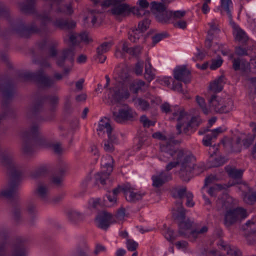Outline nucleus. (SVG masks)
Wrapping results in <instances>:
<instances>
[{"instance_id":"nucleus-40","label":"nucleus","mask_w":256,"mask_h":256,"mask_svg":"<svg viewBox=\"0 0 256 256\" xmlns=\"http://www.w3.org/2000/svg\"><path fill=\"white\" fill-rule=\"evenodd\" d=\"M145 85V82L142 80H139L136 82H132L130 86V88L131 91H132L134 93L136 94L138 92L139 90H140L142 86H144Z\"/></svg>"},{"instance_id":"nucleus-45","label":"nucleus","mask_w":256,"mask_h":256,"mask_svg":"<svg viewBox=\"0 0 256 256\" xmlns=\"http://www.w3.org/2000/svg\"><path fill=\"white\" fill-rule=\"evenodd\" d=\"M233 102L231 100H229L227 103V105L222 106L216 109V112L219 113H227L230 112L232 108Z\"/></svg>"},{"instance_id":"nucleus-63","label":"nucleus","mask_w":256,"mask_h":256,"mask_svg":"<svg viewBox=\"0 0 256 256\" xmlns=\"http://www.w3.org/2000/svg\"><path fill=\"white\" fill-rule=\"evenodd\" d=\"M208 228L206 226H202L200 230H196L191 231L190 234L194 238H196L198 234H202L208 232Z\"/></svg>"},{"instance_id":"nucleus-57","label":"nucleus","mask_w":256,"mask_h":256,"mask_svg":"<svg viewBox=\"0 0 256 256\" xmlns=\"http://www.w3.org/2000/svg\"><path fill=\"white\" fill-rule=\"evenodd\" d=\"M138 4L140 8L137 7L140 10V14H142V16L144 15L145 12L144 9L146 8L149 6V3L146 0H139L138 2Z\"/></svg>"},{"instance_id":"nucleus-24","label":"nucleus","mask_w":256,"mask_h":256,"mask_svg":"<svg viewBox=\"0 0 256 256\" xmlns=\"http://www.w3.org/2000/svg\"><path fill=\"white\" fill-rule=\"evenodd\" d=\"M34 147L32 140H22V152L24 156H30L34 152Z\"/></svg>"},{"instance_id":"nucleus-14","label":"nucleus","mask_w":256,"mask_h":256,"mask_svg":"<svg viewBox=\"0 0 256 256\" xmlns=\"http://www.w3.org/2000/svg\"><path fill=\"white\" fill-rule=\"evenodd\" d=\"M41 134L40 130V126L38 123H32L28 129L21 132L20 136L22 140H32L36 138Z\"/></svg>"},{"instance_id":"nucleus-36","label":"nucleus","mask_w":256,"mask_h":256,"mask_svg":"<svg viewBox=\"0 0 256 256\" xmlns=\"http://www.w3.org/2000/svg\"><path fill=\"white\" fill-rule=\"evenodd\" d=\"M244 201L248 204L252 205L256 202V191L245 192L244 197Z\"/></svg>"},{"instance_id":"nucleus-32","label":"nucleus","mask_w":256,"mask_h":256,"mask_svg":"<svg viewBox=\"0 0 256 256\" xmlns=\"http://www.w3.org/2000/svg\"><path fill=\"white\" fill-rule=\"evenodd\" d=\"M220 246L222 250L226 251L228 255L230 256H242L240 250L236 249H232L230 245L225 244L224 242H221Z\"/></svg>"},{"instance_id":"nucleus-58","label":"nucleus","mask_w":256,"mask_h":256,"mask_svg":"<svg viewBox=\"0 0 256 256\" xmlns=\"http://www.w3.org/2000/svg\"><path fill=\"white\" fill-rule=\"evenodd\" d=\"M218 180L217 177L216 175L210 174L207 176L204 180V184L202 187V189H204L206 187L208 186L209 184H212L214 182Z\"/></svg>"},{"instance_id":"nucleus-15","label":"nucleus","mask_w":256,"mask_h":256,"mask_svg":"<svg viewBox=\"0 0 256 256\" xmlns=\"http://www.w3.org/2000/svg\"><path fill=\"white\" fill-rule=\"evenodd\" d=\"M230 20V24L234 30L235 40L246 46L248 40V37L246 33L232 20V18Z\"/></svg>"},{"instance_id":"nucleus-5","label":"nucleus","mask_w":256,"mask_h":256,"mask_svg":"<svg viewBox=\"0 0 256 256\" xmlns=\"http://www.w3.org/2000/svg\"><path fill=\"white\" fill-rule=\"evenodd\" d=\"M102 4L106 6L114 5L110 12L112 14L116 16V18H118L120 16H128L130 12L133 13L138 17L142 16V14H140V10L136 8V6L130 8L128 4H116L114 0H106Z\"/></svg>"},{"instance_id":"nucleus-34","label":"nucleus","mask_w":256,"mask_h":256,"mask_svg":"<svg viewBox=\"0 0 256 256\" xmlns=\"http://www.w3.org/2000/svg\"><path fill=\"white\" fill-rule=\"evenodd\" d=\"M242 228L244 230L246 231L248 234L256 232V220L254 219L248 220L242 226Z\"/></svg>"},{"instance_id":"nucleus-56","label":"nucleus","mask_w":256,"mask_h":256,"mask_svg":"<svg viewBox=\"0 0 256 256\" xmlns=\"http://www.w3.org/2000/svg\"><path fill=\"white\" fill-rule=\"evenodd\" d=\"M222 63V60L221 57L218 56L217 59H212V64L210 65V68L211 70H216L220 67Z\"/></svg>"},{"instance_id":"nucleus-30","label":"nucleus","mask_w":256,"mask_h":256,"mask_svg":"<svg viewBox=\"0 0 256 256\" xmlns=\"http://www.w3.org/2000/svg\"><path fill=\"white\" fill-rule=\"evenodd\" d=\"M214 154H215L214 152L213 154H210V158L208 160V163L210 166L218 167L222 165L226 162L224 158L221 156H216L212 159V158Z\"/></svg>"},{"instance_id":"nucleus-38","label":"nucleus","mask_w":256,"mask_h":256,"mask_svg":"<svg viewBox=\"0 0 256 256\" xmlns=\"http://www.w3.org/2000/svg\"><path fill=\"white\" fill-rule=\"evenodd\" d=\"M112 46V42H104L102 44L96 48L98 56H102L104 53L108 51Z\"/></svg>"},{"instance_id":"nucleus-12","label":"nucleus","mask_w":256,"mask_h":256,"mask_svg":"<svg viewBox=\"0 0 256 256\" xmlns=\"http://www.w3.org/2000/svg\"><path fill=\"white\" fill-rule=\"evenodd\" d=\"M178 140H170L168 142L165 144H160V150L162 153L164 154V156L168 158V156L170 157H175L178 155V152L180 151H184L182 150H176L174 145L178 144Z\"/></svg>"},{"instance_id":"nucleus-52","label":"nucleus","mask_w":256,"mask_h":256,"mask_svg":"<svg viewBox=\"0 0 256 256\" xmlns=\"http://www.w3.org/2000/svg\"><path fill=\"white\" fill-rule=\"evenodd\" d=\"M140 122L144 128H149L150 126H154L155 122L150 120L146 115H142L140 118Z\"/></svg>"},{"instance_id":"nucleus-35","label":"nucleus","mask_w":256,"mask_h":256,"mask_svg":"<svg viewBox=\"0 0 256 256\" xmlns=\"http://www.w3.org/2000/svg\"><path fill=\"white\" fill-rule=\"evenodd\" d=\"M172 12L168 11L166 9L164 10L160 14H158L156 18V20L162 23L167 22L170 18L172 17Z\"/></svg>"},{"instance_id":"nucleus-60","label":"nucleus","mask_w":256,"mask_h":256,"mask_svg":"<svg viewBox=\"0 0 256 256\" xmlns=\"http://www.w3.org/2000/svg\"><path fill=\"white\" fill-rule=\"evenodd\" d=\"M234 52L238 56H247L248 54V50L240 46L235 47Z\"/></svg>"},{"instance_id":"nucleus-61","label":"nucleus","mask_w":256,"mask_h":256,"mask_svg":"<svg viewBox=\"0 0 256 256\" xmlns=\"http://www.w3.org/2000/svg\"><path fill=\"white\" fill-rule=\"evenodd\" d=\"M246 238L250 244H256V232L246 234Z\"/></svg>"},{"instance_id":"nucleus-13","label":"nucleus","mask_w":256,"mask_h":256,"mask_svg":"<svg viewBox=\"0 0 256 256\" xmlns=\"http://www.w3.org/2000/svg\"><path fill=\"white\" fill-rule=\"evenodd\" d=\"M114 94L112 95L113 98L117 102H120L122 98H128L130 96V94L128 89L124 86V84L120 82L117 84L112 88Z\"/></svg>"},{"instance_id":"nucleus-50","label":"nucleus","mask_w":256,"mask_h":256,"mask_svg":"<svg viewBox=\"0 0 256 256\" xmlns=\"http://www.w3.org/2000/svg\"><path fill=\"white\" fill-rule=\"evenodd\" d=\"M37 18L40 21L42 26H46L48 23L50 22L52 20L48 14H46L38 15Z\"/></svg>"},{"instance_id":"nucleus-62","label":"nucleus","mask_w":256,"mask_h":256,"mask_svg":"<svg viewBox=\"0 0 256 256\" xmlns=\"http://www.w3.org/2000/svg\"><path fill=\"white\" fill-rule=\"evenodd\" d=\"M136 102L143 110H148L150 107L149 103L146 100L141 98H138L136 100Z\"/></svg>"},{"instance_id":"nucleus-27","label":"nucleus","mask_w":256,"mask_h":256,"mask_svg":"<svg viewBox=\"0 0 256 256\" xmlns=\"http://www.w3.org/2000/svg\"><path fill=\"white\" fill-rule=\"evenodd\" d=\"M184 151H180L178 152L177 156L173 157L176 160L174 162H169L166 166V170L167 172L170 171L172 168H176L178 165L181 164L182 162L183 158H184Z\"/></svg>"},{"instance_id":"nucleus-6","label":"nucleus","mask_w":256,"mask_h":256,"mask_svg":"<svg viewBox=\"0 0 256 256\" xmlns=\"http://www.w3.org/2000/svg\"><path fill=\"white\" fill-rule=\"evenodd\" d=\"M11 30L22 38H28L32 34L38 32L40 30L34 22L26 26L22 20L17 19L11 24Z\"/></svg>"},{"instance_id":"nucleus-10","label":"nucleus","mask_w":256,"mask_h":256,"mask_svg":"<svg viewBox=\"0 0 256 256\" xmlns=\"http://www.w3.org/2000/svg\"><path fill=\"white\" fill-rule=\"evenodd\" d=\"M95 220L98 222V226L104 230H106L110 224L116 222L114 216L105 210L98 212Z\"/></svg>"},{"instance_id":"nucleus-4","label":"nucleus","mask_w":256,"mask_h":256,"mask_svg":"<svg viewBox=\"0 0 256 256\" xmlns=\"http://www.w3.org/2000/svg\"><path fill=\"white\" fill-rule=\"evenodd\" d=\"M172 217L174 220H178V235L184 238L188 237L186 231L192 228L193 222L188 218L186 219V210L182 206V202H178V207L172 213Z\"/></svg>"},{"instance_id":"nucleus-43","label":"nucleus","mask_w":256,"mask_h":256,"mask_svg":"<svg viewBox=\"0 0 256 256\" xmlns=\"http://www.w3.org/2000/svg\"><path fill=\"white\" fill-rule=\"evenodd\" d=\"M110 172H98L95 175V178L96 182L100 181L102 184H106V180L108 178Z\"/></svg>"},{"instance_id":"nucleus-49","label":"nucleus","mask_w":256,"mask_h":256,"mask_svg":"<svg viewBox=\"0 0 256 256\" xmlns=\"http://www.w3.org/2000/svg\"><path fill=\"white\" fill-rule=\"evenodd\" d=\"M188 192H186V186L182 188H180L176 190V194H174V196L175 198H178L180 199V201L176 202L177 208L178 206V202H182V199L184 198V196H186V194Z\"/></svg>"},{"instance_id":"nucleus-20","label":"nucleus","mask_w":256,"mask_h":256,"mask_svg":"<svg viewBox=\"0 0 256 256\" xmlns=\"http://www.w3.org/2000/svg\"><path fill=\"white\" fill-rule=\"evenodd\" d=\"M117 142L118 138L114 134H108V138L103 141V148L106 152H112L114 150V144Z\"/></svg>"},{"instance_id":"nucleus-64","label":"nucleus","mask_w":256,"mask_h":256,"mask_svg":"<svg viewBox=\"0 0 256 256\" xmlns=\"http://www.w3.org/2000/svg\"><path fill=\"white\" fill-rule=\"evenodd\" d=\"M144 63L142 61H138L135 65L134 72L136 75H141L142 73Z\"/></svg>"},{"instance_id":"nucleus-47","label":"nucleus","mask_w":256,"mask_h":256,"mask_svg":"<svg viewBox=\"0 0 256 256\" xmlns=\"http://www.w3.org/2000/svg\"><path fill=\"white\" fill-rule=\"evenodd\" d=\"M50 101V110L51 112L56 110L58 102V97L56 96H50L48 97Z\"/></svg>"},{"instance_id":"nucleus-21","label":"nucleus","mask_w":256,"mask_h":256,"mask_svg":"<svg viewBox=\"0 0 256 256\" xmlns=\"http://www.w3.org/2000/svg\"><path fill=\"white\" fill-rule=\"evenodd\" d=\"M26 4L19 3V7L22 12L26 14H34L36 13L34 4L35 0H26Z\"/></svg>"},{"instance_id":"nucleus-31","label":"nucleus","mask_w":256,"mask_h":256,"mask_svg":"<svg viewBox=\"0 0 256 256\" xmlns=\"http://www.w3.org/2000/svg\"><path fill=\"white\" fill-rule=\"evenodd\" d=\"M132 31L128 32V39L133 42H137L143 36V32L137 28H132Z\"/></svg>"},{"instance_id":"nucleus-44","label":"nucleus","mask_w":256,"mask_h":256,"mask_svg":"<svg viewBox=\"0 0 256 256\" xmlns=\"http://www.w3.org/2000/svg\"><path fill=\"white\" fill-rule=\"evenodd\" d=\"M68 216L70 220L74 222L82 220L84 219V215L79 212L70 211L68 212Z\"/></svg>"},{"instance_id":"nucleus-37","label":"nucleus","mask_w":256,"mask_h":256,"mask_svg":"<svg viewBox=\"0 0 256 256\" xmlns=\"http://www.w3.org/2000/svg\"><path fill=\"white\" fill-rule=\"evenodd\" d=\"M40 104H36L28 108L26 112L27 117L29 118L35 116L41 108Z\"/></svg>"},{"instance_id":"nucleus-9","label":"nucleus","mask_w":256,"mask_h":256,"mask_svg":"<svg viewBox=\"0 0 256 256\" xmlns=\"http://www.w3.org/2000/svg\"><path fill=\"white\" fill-rule=\"evenodd\" d=\"M246 216V211L243 208L238 207L234 210H229L224 214L223 223L226 227L230 228Z\"/></svg>"},{"instance_id":"nucleus-8","label":"nucleus","mask_w":256,"mask_h":256,"mask_svg":"<svg viewBox=\"0 0 256 256\" xmlns=\"http://www.w3.org/2000/svg\"><path fill=\"white\" fill-rule=\"evenodd\" d=\"M196 158L192 154L186 155L180 164L178 172L180 178L184 181L188 182L192 176V172L196 166Z\"/></svg>"},{"instance_id":"nucleus-25","label":"nucleus","mask_w":256,"mask_h":256,"mask_svg":"<svg viewBox=\"0 0 256 256\" xmlns=\"http://www.w3.org/2000/svg\"><path fill=\"white\" fill-rule=\"evenodd\" d=\"M211 133L210 134H207L205 138L202 140L203 144L205 146H212V140L214 139H216L218 136V135L222 132V130L220 128L214 129L212 130ZM215 144H214L213 146H214Z\"/></svg>"},{"instance_id":"nucleus-29","label":"nucleus","mask_w":256,"mask_h":256,"mask_svg":"<svg viewBox=\"0 0 256 256\" xmlns=\"http://www.w3.org/2000/svg\"><path fill=\"white\" fill-rule=\"evenodd\" d=\"M150 6L151 12L155 15L156 18L158 14L164 12V10L166 9V6L162 2H158L154 1L150 3Z\"/></svg>"},{"instance_id":"nucleus-48","label":"nucleus","mask_w":256,"mask_h":256,"mask_svg":"<svg viewBox=\"0 0 256 256\" xmlns=\"http://www.w3.org/2000/svg\"><path fill=\"white\" fill-rule=\"evenodd\" d=\"M209 104L210 106L213 108L216 112V108H218L221 105L220 102L217 100V96L216 94L212 96L209 100Z\"/></svg>"},{"instance_id":"nucleus-41","label":"nucleus","mask_w":256,"mask_h":256,"mask_svg":"<svg viewBox=\"0 0 256 256\" xmlns=\"http://www.w3.org/2000/svg\"><path fill=\"white\" fill-rule=\"evenodd\" d=\"M32 141L36 147H43L46 146L48 144L46 139L41 134H40L36 138H34Z\"/></svg>"},{"instance_id":"nucleus-11","label":"nucleus","mask_w":256,"mask_h":256,"mask_svg":"<svg viewBox=\"0 0 256 256\" xmlns=\"http://www.w3.org/2000/svg\"><path fill=\"white\" fill-rule=\"evenodd\" d=\"M174 77L178 81L188 84L191 80V72L186 66H179L174 70Z\"/></svg>"},{"instance_id":"nucleus-7","label":"nucleus","mask_w":256,"mask_h":256,"mask_svg":"<svg viewBox=\"0 0 256 256\" xmlns=\"http://www.w3.org/2000/svg\"><path fill=\"white\" fill-rule=\"evenodd\" d=\"M26 240L21 238H16L14 241L10 244L11 256H26V250L24 244ZM6 244H2L0 246V256H6Z\"/></svg>"},{"instance_id":"nucleus-3","label":"nucleus","mask_w":256,"mask_h":256,"mask_svg":"<svg viewBox=\"0 0 256 256\" xmlns=\"http://www.w3.org/2000/svg\"><path fill=\"white\" fill-rule=\"evenodd\" d=\"M18 76L24 80H32L40 86L46 88L52 87L56 82V80H60L63 78L62 74L56 72L54 74V80L48 76L42 69L36 72H22L18 74Z\"/></svg>"},{"instance_id":"nucleus-54","label":"nucleus","mask_w":256,"mask_h":256,"mask_svg":"<svg viewBox=\"0 0 256 256\" xmlns=\"http://www.w3.org/2000/svg\"><path fill=\"white\" fill-rule=\"evenodd\" d=\"M223 85L218 84L216 81L211 82L209 86V90L214 92H218L222 90Z\"/></svg>"},{"instance_id":"nucleus-53","label":"nucleus","mask_w":256,"mask_h":256,"mask_svg":"<svg viewBox=\"0 0 256 256\" xmlns=\"http://www.w3.org/2000/svg\"><path fill=\"white\" fill-rule=\"evenodd\" d=\"M74 48H72L64 50L62 52V56L66 58V60H70L72 62L74 60Z\"/></svg>"},{"instance_id":"nucleus-2","label":"nucleus","mask_w":256,"mask_h":256,"mask_svg":"<svg viewBox=\"0 0 256 256\" xmlns=\"http://www.w3.org/2000/svg\"><path fill=\"white\" fill-rule=\"evenodd\" d=\"M16 93V88L12 80L0 78V94L2 96V112L0 114V124L7 118H14L16 113L10 106V104Z\"/></svg>"},{"instance_id":"nucleus-17","label":"nucleus","mask_w":256,"mask_h":256,"mask_svg":"<svg viewBox=\"0 0 256 256\" xmlns=\"http://www.w3.org/2000/svg\"><path fill=\"white\" fill-rule=\"evenodd\" d=\"M172 179V176L170 174L162 172L158 174L152 176V185L156 188H160Z\"/></svg>"},{"instance_id":"nucleus-1","label":"nucleus","mask_w":256,"mask_h":256,"mask_svg":"<svg viewBox=\"0 0 256 256\" xmlns=\"http://www.w3.org/2000/svg\"><path fill=\"white\" fill-rule=\"evenodd\" d=\"M0 163L7 169L8 174L10 176L8 186L2 190L0 194L6 198L10 199L16 196L18 192L20 173L16 170L13 156L8 151L0 152Z\"/></svg>"},{"instance_id":"nucleus-18","label":"nucleus","mask_w":256,"mask_h":256,"mask_svg":"<svg viewBox=\"0 0 256 256\" xmlns=\"http://www.w3.org/2000/svg\"><path fill=\"white\" fill-rule=\"evenodd\" d=\"M122 192L126 196V200L130 202H136L140 200L144 194L134 192L132 189L128 186H125L122 188Z\"/></svg>"},{"instance_id":"nucleus-23","label":"nucleus","mask_w":256,"mask_h":256,"mask_svg":"<svg viewBox=\"0 0 256 256\" xmlns=\"http://www.w3.org/2000/svg\"><path fill=\"white\" fill-rule=\"evenodd\" d=\"M52 4L51 8L56 6V12L58 14H70L73 12L72 8L70 5H60L61 0H51Z\"/></svg>"},{"instance_id":"nucleus-46","label":"nucleus","mask_w":256,"mask_h":256,"mask_svg":"<svg viewBox=\"0 0 256 256\" xmlns=\"http://www.w3.org/2000/svg\"><path fill=\"white\" fill-rule=\"evenodd\" d=\"M150 24V20L148 18H144L138 22L137 28L142 32H144L149 28Z\"/></svg>"},{"instance_id":"nucleus-19","label":"nucleus","mask_w":256,"mask_h":256,"mask_svg":"<svg viewBox=\"0 0 256 256\" xmlns=\"http://www.w3.org/2000/svg\"><path fill=\"white\" fill-rule=\"evenodd\" d=\"M174 116H178L177 120L178 122L176 124V128L178 130L177 134H182V127L184 126V124L188 121V114L182 110H180L176 112L173 113Z\"/></svg>"},{"instance_id":"nucleus-26","label":"nucleus","mask_w":256,"mask_h":256,"mask_svg":"<svg viewBox=\"0 0 256 256\" xmlns=\"http://www.w3.org/2000/svg\"><path fill=\"white\" fill-rule=\"evenodd\" d=\"M38 196L43 201H46L48 198V188L44 184L40 183L35 192Z\"/></svg>"},{"instance_id":"nucleus-16","label":"nucleus","mask_w":256,"mask_h":256,"mask_svg":"<svg viewBox=\"0 0 256 256\" xmlns=\"http://www.w3.org/2000/svg\"><path fill=\"white\" fill-rule=\"evenodd\" d=\"M113 116L114 120L118 123H122L127 120H132L134 115L130 110L120 109L118 113L113 112Z\"/></svg>"},{"instance_id":"nucleus-42","label":"nucleus","mask_w":256,"mask_h":256,"mask_svg":"<svg viewBox=\"0 0 256 256\" xmlns=\"http://www.w3.org/2000/svg\"><path fill=\"white\" fill-rule=\"evenodd\" d=\"M47 172V169L45 166H41L32 172L30 176L34 178H36L42 176H44Z\"/></svg>"},{"instance_id":"nucleus-28","label":"nucleus","mask_w":256,"mask_h":256,"mask_svg":"<svg viewBox=\"0 0 256 256\" xmlns=\"http://www.w3.org/2000/svg\"><path fill=\"white\" fill-rule=\"evenodd\" d=\"M226 172L228 176L235 180L240 179L242 176L243 170L227 166L225 168Z\"/></svg>"},{"instance_id":"nucleus-59","label":"nucleus","mask_w":256,"mask_h":256,"mask_svg":"<svg viewBox=\"0 0 256 256\" xmlns=\"http://www.w3.org/2000/svg\"><path fill=\"white\" fill-rule=\"evenodd\" d=\"M127 248L130 251H134L138 246V244L134 240L128 239L126 241Z\"/></svg>"},{"instance_id":"nucleus-51","label":"nucleus","mask_w":256,"mask_h":256,"mask_svg":"<svg viewBox=\"0 0 256 256\" xmlns=\"http://www.w3.org/2000/svg\"><path fill=\"white\" fill-rule=\"evenodd\" d=\"M196 101L198 104L202 109V111L205 114H208V110L206 106V104L205 102L204 99L198 96H196Z\"/></svg>"},{"instance_id":"nucleus-33","label":"nucleus","mask_w":256,"mask_h":256,"mask_svg":"<svg viewBox=\"0 0 256 256\" xmlns=\"http://www.w3.org/2000/svg\"><path fill=\"white\" fill-rule=\"evenodd\" d=\"M104 128L106 130L108 134H110L112 132V128L109 122V120L105 118V120H102L98 125V130L102 131Z\"/></svg>"},{"instance_id":"nucleus-39","label":"nucleus","mask_w":256,"mask_h":256,"mask_svg":"<svg viewBox=\"0 0 256 256\" xmlns=\"http://www.w3.org/2000/svg\"><path fill=\"white\" fill-rule=\"evenodd\" d=\"M220 6L227 13L229 18L232 19V13L230 10V6L232 4L231 0H220Z\"/></svg>"},{"instance_id":"nucleus-55","label":"nucleus","mask_w":256,"mask_h":256,"mask_svg":"<svg viewBox=\"0 0 256 256\" xmlns=\"http://www.w3.org/2000/svg\"><path fill=\"white\" fill-rule=\"evenodd\" d=\"M174 232L173 230L168 228L165 234V238L170 242H172L176 239L177 235L174 234Z\"/></svg>"},{"instance_id":"nucleus-22","label":"nucleus","mask_w":256,"mask_h":256,"mask_svg":"<svg viewBox=\"0 0 256 256\" xmlns=\"http://www.w3.org/2000/svg\"><path fill=\"white\" fill-rule=\"evenodd\" d=\"M54 25L62 30H70L75 28L76 23L73 20L62 18L56 19L53 23Z\"/></svg>"}]
</instances>
